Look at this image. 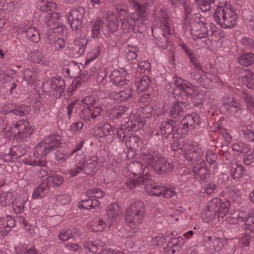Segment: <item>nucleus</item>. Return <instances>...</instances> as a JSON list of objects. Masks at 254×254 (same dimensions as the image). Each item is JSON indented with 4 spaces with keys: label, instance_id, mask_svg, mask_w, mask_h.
Returning <instances> with one entry per match:
<instances>
[{
    "label": "nucleus",
    "instance_id": "b1692460",
    "mask_svg": "<svg viewBox=\"0 0 254 254\" xmlns=\"http://www.w3.org/2000/svg\"><path fill=\"white\" fill-rule=\"evenodd\" d=\"M183 126L187 128L192 129L195 126L200 124V117L199 115L193 113L186 116L182 120Z\"/></svg>",
    "mask_w": 254,
    "mask_h": 254
},
{
    "label": "nucleus",
    "instance_id": "393cba45",
    "mask_svg": "<svg viewBox=\"0 0 254 254\" xmlns=\"http://www.w3.org/2000/svg\"><path fill=\"white\" fill-rule=\"evenodd\" d=\"M50 187L46 181L41 183L36 189L32 193V198L34 199H41L49 191Z\"/></svg>",
    "mask_w": 254,
    "mask_h": 254
},
{
    "label": "nucleus",
    "instance_id": "5701e85b",
    "mask_svg": "<svg viewBox=\"0 0 254 254\" xmlns=\"http://www.w3.org/2000/svg\"><path fill=\"white\" fill-rule=\"evenodd\" d=\"M84 103L83 101H82L81 104L78 103L75 108V111L81 119L85 122H90L92 120L91 108L89 107H83L82 104H84Z\"/></svg>",
    "mask_w": 254,
    "mask_h": 254
},
{
    "label": "nucleus",
    "instance_id": "39448f33",
    "mask_svg": "<svg viewBox=\"0 0 254 254\" xmlns=\"http://www.w3.org/2000/svg\"><path fill=\"white\" fill-rule=\"evenodd\" d=\"M110 78L113 84L118 87L126 86L123 90L116 94V98L120 101H125L130 98L135 92L136 84L130 81L131 76L127 74L125 77L121 76L118 70H114L110 74Z\"/></svg>",
    "mask_w": 254,
    "mask_h": 254
},
{
    "label": "nucleus",
    "instance_id": "20e7f679",
    "mask_svg": "<svg viewBox=\"0 0 254 254\" xmlns=\"http://www.w3.org/2000/svg\"><path fill=\"white\" fill-rule=\"evenodd\" d=\"M142 160L158 174H163L174 169L173 165L167 159L152 150H146L140 155Z\"/></svg>",
    "mask_w": 254,
    "mask_h": 254
},
{
    "label": "nucleus",
    "instance_id": "72a5a7b5",
    "mask_svg": "<svg viewBox=\"0 0 254 254\" xmlns=\"http://www.w3.org/2000/svg\"><path fill=\"white\" fill-rule=\"evenodd\" d=\"M88 40L86 38L77 37L74 40V49L80 55L84 54Z\"/></svg>",
    "mask_w": 254,
    "mask_h": 254
},
{
    "label": "nucleus",
    "instance_id": "c756f323",
    "mask_svg": "<svg viewBox=\"0 0 254 254\" xmlns=\"http://www.w3.org/2000/svg\"><path fill=\"white\" fill-rule=\"evenodd\" d=\"M107 24L105 23V25L107 31H115L118 28V18L117 15L113 12L108 13L107 17Z\"/></svg>",
    "mask_w": 254,
    "mask_h": 254
},
{
    "label": "nucleus",
    "instance_id": "f704fd0d",
    "mask_svg": "<svg viewBox=\"0 0 254 254\" xmlns=\"http://www.w3.org/2000/svg\"><path fill=\"white\" fill-rule=\"evenodd\" d=\"M239 63L244 66H248L254 63V54L245 53L238 58Z\"/></svg>",
    "mask_w": 254,
    "mask_h": 254
},
{
    "label": "nucleus",
    "instance_id": "2eb2a0df",
    "mask_svg": "<svg viewBox=\"0 0 254 254\" xmlns=\"http://www.w3.org/2000/svg\"><path fill=\"white\" fill-rule=\"evenodd\" d=\"M34 128L26 121L20 120L17 122L13 128L14 137L24 141L32 133Z\"/></svg>",
    "mask_w": 254,
    "mask_h": 254
},
{
    "label": "nucleus",
    "instance_id": "3c124183",
    "mask_svg": "<svg viewBox=\"0 0 254 254\" xmlns=\"http://www.w3.org/2000/svg\"><path fill=\"white\" fill-rule=\"evenodd\" d=\"M197 5L203 12H206L211 9V4L215 2V0H194Z\"/></svg>",
    "mask_w": 254,
    "mask_h": 254
},
{
    "label": "nucleus",
    "instance_id": "13d9d810",
    "mask_svg": "<svg viewBox=\"0 0 254 254\" xmlns=\"http://www.w3.org/2000/svg\"><path fill=\"white\" fill-rule=\"evenodd\" d=\"M129 130L126 127H121L116 131L117 137L122 141H127L128 139Z\"/></svg>",
    "mask_w": 254,
    "mask_h": 254
},
{
    "label": "nucleus",
    "instance_id": "6e6552de",
    "mask_svg": "<svg viewBox=\"0 0 254 254\" xmlns=\"http://www.w3.org/2000/svg\"><path fill=\"white\" fill-rule=\"evenodd\" d=\"M44 39L46 42L53 44L57 51L62 50L65 45V40L67 34V29L64 25L46 29Z\"/></svg>",
    "mask_w": 254,
    "mask_h": 254
},
{
    "label": "nucleus",
    "instance_id": "cd10ccee",
    "mask_svg": "<svg viewBox=\"0 0 254 254\" xmlns=\"http://www.w3.org/2000/svg\"><path fill=\"white\" fill-rule=\"evenodd\" d=\"M60 16L58 13L53 12L48 13L45 17L44 24L42 25V31H46V29L51 27L57 23L59 19Z\"/></svg>",
    "mask_w": 254,
    "mask_h": 254
},
{
    "label": "nucleus",
    "instance_id": "f257e3e1",
    "mask_svg": "<svg viewBox=\"0 0 254 254\" xmlns=\"http://www.w3.org/2000/svg\"><path fill=\"white\" fill-rule=\"evenodd\" d=\"M134 11L129 14L128 11L117 6L116 9L125 32L131 29L134 33H143L145 30V8L138 2L133 1Z\"/></svg>",
    "mask_w": 254,
    "mask_h": 254
},
{
    "label": "nucleus",
    "instance_id": "de8ad7c7",
    "mask_svg": "<svg viewBox=\"0 0 254 254\" xmlns=\"http://www.w3.org/2000/svg\"><path fill=\"white\" fill-rule=\"evenodd\" d=\"M86 193L88 197L94 199L101 198L105 195L104 191L98 188L89 189L86 191Z\"/></svg>",
    "mask_w": 254,
    "mask_h": 254
},
{
    "label": "nucleus",
    "instance_id": "c85d7f7f",
    "mask_svg": "<svg viewBox=\"0 0 254 254\" xmlns=\"http://www.w3.org/2000/svg\"><path fill=\"white\" fill-rule=\"evenodd\" d=\"M75 159L77 161V165L75 167L69 171V174L71 177H75L79 174L81 171H84V167L83 166L84 161L85 160V156L84 154H76Z\"/></svg>",
    "mask_w": 254,
    "mask_h": 254
},
{
    "label": "nucleus",
    "instance_id": "c03bdc74",
    "mask_svg": "<svg viewBox=\"0 0 254 254\" xmlns=\"http://www.w3.org/2000/svg\"><path fill=\"white\" fill-rule=\"evenodd\" d=\"M105 23L101 20H96L92 28V35L94 38H98L102 30L104 32Z\"/></svg>",
    "mask_w": 254,
    "mask_h": 254
},
{
    "label": "nucleus",
    "instance_id": "69168bd1",
    "mask_svg": "<svg viewBox=\"0 0 254 254\" xmlns=\"http://www.w3.org/2000/svg\"><path fill=\"white\" fill-rule=\"evenodd\" d=\"M67 154H64L62 152L57 151L55 153V158L59 164L64 166L66 163V157Z\"/></svg>",
    "mask_w": 254,
    "mask_h": 254
},
{
    "label": "nucleus",
    "instance_id": "aec40b11",
    "mask_svg": "<svg viewBox=\"0 0 254 254\" xmlns=\"http://www.w3.org/2000/svg\"><path fill=\"white\" fill-rule=\"evenodd\" d=\"M26 152V145L22 144L13 146L9 150L4 153L5 155H2L4 157L9 155L11 159H16L25 155Z\"/></svg>",
    "mask_w": 254,
    "mask_h": 254
},
{
    "label": "nucleus",
    "instance_id": "37998d69",
    "mask_svg": "<svg viewBox=\"0 0 254 254\" xmlns=\"http://www.w3.org/2000/svg\"><path fill=\"white\" fill-rule=\"evenodd\" d=\"M37 72L33 67L25 69L23 72L24 79L29 84H33L36 80Z\"/></svg>",
    "mask_w": 254,
    "mask_h": 254
},
{
    "label": "nucleus",
    "instance_id": "052dcab7",
    "mask_svg": "<svg viewBox=\"0 0 254 254\" xmlns=\"http://www.w3.org/2000/svg\"><path fill=\"white\" fill-rule=\"evenodd\" d=\"M202 73L205 74V72L201 73L200 74H198V75H200L201 76L199 77L198 78H196L195 75L194 76H191L193 79H195L196 80V82L197 83L202 85V86L206 87L207 85L209 84L210 82H212L211 79H209L208 77H206L205 75H202Z\"/></svg>",
    "mask_w": 254,
    "mask_h": 254
},
{
    "label": "nucleus",
    "instance_id": "c9c22d12",
    "mask_svg": "<svg viewBox=\"0 0 254 254\" xmlns=\"http://www.w3.org/2000/svg\"><path fill=\"white\" fill-rule=\"evenodd\" d=\"M115 127L108 123H105L101 125L98 128L99 136L104 137L107 136H111L114 134Z\"/></svg>",
    "mask_w": 254,
    "mask_h": 254
},
{
    "label": "nucleus",
    "instance_id": "4c0bfd02",
    "mask_svg": "<svg viewBox=\"0 0 254 254\" xmlns=\"http://www.w3.org/2000/svg\"><path fill=\"white\" fill-rule=\"evenodd\" d=\"M98 158L97 156L89 157L85 162L84 161L83 166L86 173H89L95 169L98 164Z\"/></svg>",
    "mask_w": 254,
    "mask_h": 254
},
{
    "label": "nucleus",
    "instance_id": "f3484780",
    "mask_svg": "<svg viewBox=\"0 0 254 254\" xmlns=\"http://www.w3.org/2000/svg\"><path fill=\"white\" fill-rule=\"evenodd\" d=\"M49 85L51 87L49 93L51 95L56 98H60L64 94L66 86L62 77L57 76L52 77L50 80Z\"/></svg>",
    "mask_w": 254,
    "mask_h": 254
},
{
    "label": "nucleus",
    "instance_id": "4d7b16f0",
    "mask_svg": "<svg viewBox=\"0 0 254 254\" xmlns=\"http://www.w3.org/2000/svg\"><path fill=\"white\" fill-rule=\"evenodd\" d=\"M91 75H92V71H90L89 72H88V71H83L77 77L78 79L74 80L73 82V83H74V82L76 81V84H81V83L86 81L89 79H90Z\"/></svg>",
    "mask_w": 254,
    "mask_h": 254
},
{
    "label": "nucleus",
    "instance_id": "ea45409f",
    "mask_svg": "<svg viewBox=\"0 0 254 254\" xmlns=\"http://www.w3.org/2000/svg\"><path fill=\"white\" fill-rule=\"evenodd\" d=\"M45 181L47 182L50 188L51 186L56 187L60 186L62 184L64 178L61 175L56 174L49 176L46 178Z\"/></svg>",
    "mask_w": 254,
    "mask_h": 254
},
{
    "label": "nucleus",
    "instance_id": "e2e57ef3",
    "mask_svg": "<svg viewBox=\"0 0 254 254\" xmlns=\"http://www.w3.org/2000/svg\"><path fill=\"white\" fill-rule=\"evenodd\" d=\"M245 76L247 87L250 89H254V72L248 71Z\"/></svg>",
    "mask_w": 254,
    "mask_h": 254
},
{
    "label": "nucleus",
    "instance_id": "7ed1b4c3",
    "mask_svg": "<svg viewBox=\"0 0 254 254\" xmlns=\"http://www.w3.org/2000/svg\"><path fill=\"white\" fill-rule=\"evenodd\" d=\"M161 27L152 28V34L155 43L160 47L166 49L169 44L168 35L172 32V23L164 9L159 11Z\"/></svg>",
    "mask_w": 254,
    "mask_h": 254
},
{
    "label": "nucleus",
    "instance_id": "680f3d73",
    "mask_svg": "<svg viewBox=\"0 0 254 254\" xmlns=\"http://www.w3.org/2000/svg\"><path fill=\"white\" fill-rule=\"evenodd\" d=\"M204 192L207 194H212L218 192V186L215 183L211 182L206 185L204 189Z\"/></svg>",
    "mask_w": 254,
    "mask_h": 254
},
{
    "label": "nucleus",
    "instance_id": "7c9ffc66",
    "mask_svg": "<svg viewBox=\"0 0 254 254\" xmlns=\"http://www.w3.org/2000/svg\"><path fill=\"white\" fill-rule=\"evenodd\" d=\"M245 173L244 166L237 162L233 164L230 169V175L233 179L236 180L241 178Z\"/></svg>",
    "mask_w": 254,
    "mask_h": 254
},
{
    "label": "nucleus",
    "instance_id": "864d4df0",
    "mask_svg": "<svg viewBox=\"0 0 254 254\" xmlns=\"http://www.w3.org/2000/svg\"><path fill=\"white\" fill-rule=\"evenodd\" d=\"M232 147L233 150L241 152L242 153H246L249 150L248 145L242 141L237 142L234 143Z\"/></svg>",
    "mask_w": 254,
    "mask_h": 254
},
{
    "label": "nucleus",
    "instance_id": "9d476101",
    "mask_svg": "<svg viewBox=\"0 0 254 254\" xmlns=\"http://www.w3.org/2000/svg\"><path fill=\"white\" fill-rule=\"evenodd\" d=\"M174 79H175V86L173 87L172 94L176 100L173 101L172 103L169 112V115L172 119L177 121L184 115L187 109V104L185 97L182 94V93H181L180 95H178L177 96L176 95V91L178 89H181V88L179 86L178 87V85H180V83L177 79V76H174Z\"/></svg>",
    "mask_w": 254,
    "mask_h": 254
},
{
    "label": "nucleus",
    "instance_id": "5fc2aeb1",
    "mask_svg": "<svg viewBox=\"0 0 254 254\" xmlns=\"http://www.w3.org/2000/svg\"><path fill=\"white\" fill-rule=\"evenodd\" d=\"M252 126H247L242 130L245 139L248 141H254V130Z\"/></svg>",
    "mask_w": 254,
    "mask_h": 254
},
{
    "label": "nucleus",
    "instance_id": "473e14b6",
    "mask_svg": "<svg viewBox=\"0 0 254 254\" xmlns=\"http://www.w3.org/2000/svg\"><path fill=\"white\" fill-rule=\"evenodd\" d=\"M100 204V201L97 199L88 197L79 202V207L85 209H90L98 207Z\"/></svg>",
    "mask_w": 254,
    "mask_h": 254
},
{
    "label": "nucleus",
    "instance_id": "4be33fe9",
    "mask_svg": "<svg viewBox=\"0 0 254 254\" xmlns=\"http://www.w3.org/2000/svg\"><path fill=\"white\" fill-rule=\"evenodd\" d=\"M192 170L194 175L199 176L201 181H206L209 177L208 171L206 167L205 161H202L201 163L194 165Z\"/></svg>",
    "mask_w": 254,
    "mask_h": 254
},
{
    "label": "nucleus",
    "instance_id": "0eeeda50",
    "mask_svg": "<svg viewBox=\"0 0 254 254\" xmlns=\"http://www.w3.org/2000/svg\"><path fill=\"white\" fill-rule=\"evenodd\" d=\"M177 79L180 83L178 87L179 86L181 89L176 91V95H180L182 91V94L184 95L186 102L188 99H190L192 100L194 106L200 108L203 102L202 94L196 91L195 86L189 81L178 76Z\"/></svg>",
    "mask_w": 254,
    "mask_h": 254
},
{
    "label": "nucleus",
    "instance_id": "ddd939ff",
    "mask_svg": "<svg viewBox=\"0 0 254 254\" xmlns=\"http://www.w3.org/2000/svg\"><path fill=\"white\" fill-rule=\"evenodd\" d=\"M126 185L130 189H133L138 186L144 185V190L151 195L156 185L147 173H146L145 175L142 177L127 180L126 183Z\"/></svg>",
    "mask_w": 254,
    "mask_h": 254
},
{
    "label": "nucleus",
    "instance_id": "2f4dec72",
    "mask_svg": "<svg viewBox=\"0 0 254 254\" xmlns=\"http://www.w3.org/2000/svg\"><path fill=\"white\" fill-rule=\"evenodd\" d=\"M128 171L130 172L133 177H141L140 175L143 173L144 169L143 168L142 164L139 161L130 162L127 166Z\"/></svg>",
    "mask_w": 254,
    "mask_h": 254
},
{
    "label": "nucleus",
    "instance_id": "dca6fc26",
    "mask_svg": "<svg viewBox=\"0 0 254 254\" xmlns=\"http://www.w3.org/2000/svg\"><path fill=\"white\" fill-rule=\"evenodd\" d=\"M30 111V108L25 105L8 104L2 107L1 112L3 115L11 114L16 116L22 117L28 115Z\"/></svg>",
    "mask_w": 254,
    "mask_h": 254
},
{
    "label": "nucleus",
    "instance_id": "1a4fd4ad",
    "mask_svg": "<svg viewBox=\"0 0 254 254\" xmlns=\"http://www.w3.org/2000/svg\"><path fill=\"white\" fill-rule=\"evenodd\" d=\"M145 209L144 203L141 201L132 203L125 211V218L127 225L136 228L142 222L145 216Z\"/></svg>",
    "mask_w": 254,
    "mask_h": 254
},
{
    "label": "nucleus",
    "instance_id": "603ef678",
    "mask_svg": "<svg viewBox=\"0 0 254 254\" xmlns=\"http://www.w3.org/2000/svg\"><path fill=\"white\" fill-rule=\"evenodd\" d=\"M5 221L6 222L3 224V226L0 229L1 231L3 230L5 234H7L10 231L11 228L15 226V221L10 216H7Z\"/></svg>",
    "mask_w": 254,
    "mask_h": 254
},
{
    "label": "nucleus",
    "instance_id": "8fccbe9b",
    "mask_svg": "<svg viewBox=\"0 0 254 254\" xmlns=\"http://www.w3.org/2000/svg\"><path fill=\"white\" fill-rule=\"evenodd\" d=\"M38 6L41 11H49L55 9L56 4L52 1L42 0L38 2Z\"/></svg>",
    "mask_w": 254,
    "mask_h": 254
},
{
    "label": "nucleus",
    "instance_id": "e433bc0d",
    "mask_svg": "<svg viewBox=\"0 0 254 254\" xmlns=\"http://www.w3.org/2000/svg\"><path fill=\"white\" fill-rule=\"evenodd\" d=\"M80 235V231H77L76 229H72L62 231L58 236L61 240L65 241L70 238L79 236Z\"/></svg>",
    "mask_w": 254,
    "mask_h": 254
},
{
    "label": "nucleus",
    "instance_id": "4468645a",
    "mask_svg": "<svg viewBox=\"0 0 254 254\" xmlns=\"http://www.w3.org/2000/svg\"><path fill=\"white\" fill-rule=\"evenodd\" d=\"M230 205L228 200L223 201L219 198H214L208 202L207 207L217 214L218 219L220 221L228 212Z\"/></svg>",
    "mask_w": 254,
    "mask_h": 254
},
{
    "label": "nucleus",
    "instance_id": "09e8293b",
    "mask_svg": "<svg viewBox=\"0 0 254 254\" xmlns=\"http://www.w3.org/2000/svg\"><path fill=\"white\" fill-rule=\"evenodd\" d=\"M150 79L147 76L143 75L140 78L137 85H136V91L141 92L145 90L149 86Z\"/></svg>",
    "mask_w": 254,
    "mask_h": 254
},
{
    "label": "nucleus",
    "instance_id": "58836bf2",
    "mask_svg": "<svg viewBox=\"0 0 254 254\" xmlns=\"http://www.w3.org/2000/svg\"><path fill=\"white\" fill-rule=\"evenodd\" d=\"M241 98L247 104V108L251 113H254V99L253 96L243 91L241 95Z\"/></svg>",
    "mask_w": 254,
    "mask_h": 254
},
{
    "label": "nucleus",
    "instance_id": "6ab92c4d",
    "mask_svg": "<svg viewBox=\"0 0 254 254\" xmlns=\"http://www.w3.org/2000/svg\"><path fill=\"white\" fill-rule=\"evenodd\" d=\"M237 19V15L236 12L234 10L227 8L224 19L222 22L221 28L224 29L232 28L235 25Z\"/></svg>",
    "mask_w": 254,
    "mask_h": 254
},
{
    "label": "nucleus",
    "instance_id": "338daca9",
    "mask_svg": "<svg viewBox=\"0 0 254 254\" xmlns=\"http://www.w3.org/2000/svg\"><path fill=\"white\" fill-rule=\"evenodd\" d=\"M138 67L140 69L141 72L145 73L146 71H149L151 69V65L148 62L143 61L138 64Z\"/></svg>",
    "mask_w": 254,
    "mask_h": 254
},
{
    "label": "nucleus",
    "instance_id": "774afa93",
    "mask_svg": "<svg viewBox=\"0 0 254 254\" xmlns=\"http://www.w3.org/2000/svg\"><path fill=\"white\" fill-rule=\"evenodd\" d=\"M24 207L23 201L20 202L15 201L12 203V208L15 213L19 214L22 212Z\"/></svg>",
    "mask_w": 254,
    "mask_h": 254
},
{
    "label": "nucleus",
    "instance_id": "0e129e2a",
    "mask_svg": "<svg viewBox=\"0 0 254 254\" xmlns=\"http://www.w3.org/2000/svg\"><path fill=\"white\" fill-rule=\"evenodd\" d=\"M185 243V240L181 237H178L176 238H173L168 244V247H177L182 246Z\"/></svg>",
    "mask_w": 254,
    "mask_h": 254
},
{
    "label": "nucleus",
    "instance_id": "bb28decb",
    "mask_svg": "<svg viewBox=\"0 0 254 254\" xmlns=\"http://www.w3.org/2000/svg\"><path fill=\"white\" fill-rule=\"evenodd\" d=\"M127 108L124 106H118L112 108L107 112L110 119L117 120L122 117H125L127 115Z\"/></svg>",
    "mask_w": 254,
    "mask_h": 254
},
{
    "label": "nucleus",
    "instance_id": "a18cd8bd",
    "mask_svg": "<svg viewBox=\"0 0 254 254\" xmlns=\"http://www.w3.org/2000/svg\"><path fill=\"white\" fill-rule=\"evenodd\" d=\"M126 145L128 146L130 150L135 151L139 148V139L136 136H131L128 137L126 141Z\"/></svg>",
    "mask_w": 254,
    "mask_h": 254
},
{
    "label": "nucleus",
    "instance_id": "9b49d317",
    "mask_svg": "<svg viewBox=\"0 0 254 254\" xmlns=\"http://www.w3.org/2000/svg\"><path fill=\"white\" fill-rule=\"evenodd\" d=\"M121 212V207L118 203L109 204L106 208V214L100 218L98 221L100 229L103 230L106 227H109L114 225L118 221Z\"/></svg>",
    "mask_w": 254,
    "mask_h": 254
},
{
    "label": "nucleus",
    "instance_id": "f03ea898",
    "mask_svg": "<svg viewBox=\"0 0 254 254\" xmlns=\"http://www.w3.org/2000/svg\"><path fill=\"white\" fill-rule=\"evenodd\" d=\"M61 136L59 134H53L47 136L42 142L35 147L33 157L30 156L23 160L26 165L45 167L46 159L44 158L61 147L62 144Z\"/></svg>",
    "mask_w": 254,
    "mask_h": 254
},
{
    "label": "nucleus",
    "instance_id": "6e6d98bb",
    "mask_svg": "<svg viewBox=\"0 0 254 254\" xmlns=\"http://www.w3.org/2000/svg\"><path fill=\"white\" fill-rule=\"evenodd\" d=\"M89 250L94 254H100L103 253V247L94 242H89L87 246Z\"/></svg>",
    "mask_w": 254,
    "mask_h": 254
},
{
    "label": "nucleus",
    "instance_id": "412c9836",
    "mask_svg": "<svg viewBox=\"0 0 254 254\" xmlns=\"http://www.w3.org/2000/svg\"><path fill=\"white\" fill-rule=\"evenodd\" d=\"M177 121L173 119H166L161 123L160 128L161 133L166 135L173 134V131L175 127Z\"/></svg>",
    "mask_w": 254,
    "mask_h": 254
},
{
    "label": "nucleus",
    "instance_id": "49530a36",
    "mask_svg": "<svg viewBox=\"0 0 254 254\" xmlns=\"http://www.w3.org/2000/svg\"><path fill=\"white\" fill-rule=\"evenodd\" d=\"M25 34L28 40L34 43H37L40 39L39 31L34 27L30 28Z\"/></svg>",
    "mask_w": 254,
    "mask_h": 254
},
{
    "label": "nucleus",
    "instance_id": "79ce46f5",
    "mask_svg": "<svg viewBox=\"0 0 254 254\" xmlns=\"http://www.w3.org/2000/svg\"><path fill=\"white\" fill-rule=\"evenodd\" d=\"M225 106L227 110L231 111L235 114L238 113L239 112H241L242 110L241 103L238 100L234 98L229 102L226 103Z\"/></svg>",
    "mask_w": 254,
    "mask_h": 254
},
{
    "label": "nucleus",
    "instance_id": "f8f14e48",
    "mask_svg": "<svg viewBox=\"0 0 254 254\" xmlns=\"http://www.w3.org/2000/svg\"><path fill=\"white\" fill-rule=\"evenodd\" d=\"M85 9L81 6L72 8L68 13L67 19L71 29L79 34L82 29V24L85 18Z\"/></svg>",
    "mask_w": 254,
    "mask_h": 254
},
{
    "label": "nucleus",
    "instance_id": "a211bd4d",
    "mask_svg": "<svg viewBox=\"0 0 254 254\" xmlns=\"http://www.w3.org/2000/svg\"><path fill=\"white\" fill-rule=\"evenodd\" d=\"M188 152L185 154V159L191 165H196L205 161L202 159L203 151L201 148H196L191 151L190 148L186 149Z\"/></svg>",
    "mask_w": 254,
    "mask_h": 254
},
{
    "label": "nucleus",
    "instance_id": "423d86ee",
    "mask_svg": "<svg viewBox=\"0 0 254 254\" xmlns=\"http://www.w3.org/2000/svg\"><path fill=\"white\" fill-rule=\"evenodd\" d=\"M189 18H185V20L189 22L191 34L196 38L201 39L212 36L217 32L215 30H208L205 17H202L199 13L195 12L191 14Z\"/></svg>",
    "mask_w": 254,
    "mask_h": 254
},
{
    "label": "nucleus",
    "instance_id": "a19ab883",
    "mask_svg": "<svg viewBox=\"0 0 254 254\" xmlns=\"http://www.w3.org/2000/svg\"><path fill=\"white\" fill-rule=\"evenodd\" d=\"M227 7H218L216 8L214 14L213 18L215 21L219 25L220 27L222 24V22L224 21L225 13H226Z\"/></svg>",
    "mask_w": 254,
    "mask_h": 254
},
{
    "label": "nucleus",
    "instance_id": "a878e982",
    "mask_svg": "<svg viewBox=\"0 0 254 254\" xmlns=\"http://www.w3.org/2000/svg\"><path fill=\"white\" fill-rule=\"evenodd\" d=\"M185 50L190 56V62L194 66V67L191 69V76H194L195 74H200V72L203 73V71L202 69V66L197 57L194 55L190 52V49L189 48H185Z\"/></svg>",
    "mask_w": 254,
    "mask_h": 254
},
{
    "label": "nucleus",
    "instance_id": "bf43d9fd",
    "mask_svg": "<svg viewBox=\"0 0 254 254\" xmlns=\"http://www.w3.org/2000/svg\"><path fill=\"white\" fill-rule=\"evenodd\" d=\"M30 58L33 62L36 63H43L44 56L42 53L39 50H35L31 53Z\"/></svg>",
    "mask_w": 254,
    "mask_h": 254
}]
</instances>
